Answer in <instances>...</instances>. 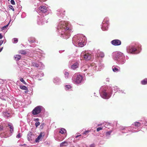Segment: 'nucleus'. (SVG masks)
<instances>
[{
    "instance_id": "nucleus-1",
    "label": "nucleus",
    "mask_w": 147,
    "mask_h": 147,
    "mask_svg": "<svg viewBox=\"0 0 147 147\" xmlns=\"http://www.w3.org/2000/svg\"><path fill=\"white\" fill-rule=\"evenodd\" d=\"M68 25V23L66 22H64L61 23L60 25V28H63L65 29V34L66 36H67V37L65 38H67L69 37V34L68 32L71 31V29L67 27Z\"/></svg>"
},
{
    "instance_id": "nucleus-2",
    "label": "nucleus",
    "mask_w": 147,
    "mask_h": 147,
    "mask_svg": "<svg viewBox=\"0 0 147 147\" xmlns=\"http://www.w3.org/2000/svg\"><path fill=\"white\" fill-rule=\"evenodd\" d=\"M72 80L77 84H79L82 79V76L80 75L75 74L72 78Z\"/></svg>"
},
{
    "instance_id": "nucleus-3",
    "label": "nucleus",
    "mask_w": 147,
    "mask_h": 147,
    "mask_svg": "<svg viewBox=\"0 0 147 147\" xmlns=\"http://www.w3.org/2000/svg\"><path fill=\"white\" fill-rule=\"evenodd\" d=\"M42 107L39 106L36 107L32 111V113L33 115H36L40 113L42 110Z\"/></svg>"
},
{
    "instance_id": "nucleus-4",
    "label": "nucleus",
    "mask_w": 147,
    "mask_h": 147,
    "mask_svg": "<svg viewBox=\"0 0 147 147\" xmlns=\"http://www.w3.org/2000/svg\"><path fill=\"white\" fill-rule=\"evenodd\" d=\"M102 29L103 30H104V28H105V30H106L108 28V26L109 25V21L107 19H105L102 22Z\"/></svg>"
},
{
    "instance_id": "nucleus-5",
    "label": "nucleus",
    "mask_w": 147,
    "mask_h": 147,
    "mask_svg": "<svg viewBox=\"0 0 147 147\" xmlns=\"http://www.w3.org/2000/svg\"><path fill=\"white\" fill-rule=\"evenodd\" d=\"M137 50L136 48L134 47L129 46L127 48V51L130 53H134Z\"/></svg>"
},
{
    "instance_id": "nucleus-6",
    "label": "nucleus",
    "mask_w": 147,
    "mask_h": 147,
    "mask_svg": "<svg viewBox=\"0 0 147 147\" xmlns=\"http://www.w3.org/2000/svg\"><path fill=\"white\" fill-rule=\"evenodd\" d=\"M83 57L84 59L86 60H89L91 59L92 58V55L89 53H86L84 54Z\"/></svg>"
},
{
    "instance_id": "nucleus-7",
    "label": "nucleus",
    "mask_w": 147,
    "mask_h": 147,
    "mask_svg": "<svg viewBox=\"0 0 147 147\" xmlns=\"http://www.w3.org/2000/svg\"><path fill=\"white\" fill-rule=\"evenodd\" d=\"M111 43L113 45L115 46L119 45L121 44V41L117 39L113 40L111 41Z\"/></svg>"
},
{
    "instance_id": "nucleus-8",
    "label": "nucleus",
    "mask_w": 147,
    "mask_h": 147,
    "mask_svg": "<svg viewBox=\"0 0 147 147\" xmlns=\"http://www.w3.org/2000/svg\"><path fill=\"white\" fill-rule=\"evenodd\" d=\"M115 57V60H117L118 59L120 58L122 54L121 52L115 53L113 54Z\"/></svg>"
},
{
    "instance_id": "nucleus-9",
    "label": "nucleus",
    "mask_w": 147,
    "mask_h": 147,
    "mask_svg": "<svg viewBox=\"0 0 147 147\" xmlns=\"http://www.w3.org/2000/svg\"><path fill=\"white\" fill-rule=\"evenodd\" d=\"M104 56L105 55L103 53L100 51H98L96 55V56L98 58H103Z\"/></svg>"
},
{
    "instance_id": "nucleus-10",
    "label": "nucleus",
    "mask_w": 147,
    "mask_h": 147,
    "mask_svg": "<svg viewBox=\"0 0 147 147\" xmlns=\"http://www.w3.org/2000/svg\"><path fill=\"white\" fill-rule=\"evenodd\" d=\"M39 10L42 13H45L47 11L46 7L45 6H41L39 8Z\"/></svg>"
},
{
    "instance_id": "nucleus-11",
    "label": "nucleus",
    "mask_w": 147,
    "mask_h": 147,
    "mask_svg": "<svg viewBox=\"0 0 147 147\" xmlns=\"http://www.w3.org/2000/svg\"><path fill=\"white\" fill-rule=\"evenodd\" d=\"M77 42L79 46L80 47L83 46L84 42L83 41L82 38H80V39H78Z\"/></svg>"
},
{
    "instance_id": "nucleus-12",
    "label": "nucleus",
    "mask_w": 147,
    "mask_h": 147,
    "mask_svg": "<svg viewBox=\"0 0 147 147\" xmlns=\"http://www.w3.org/2000/svg\"><path fill=\"white\" fill-rule=\"evenodd\" d=\"M79 65L78 63V62H76L71 65V68L73 69H75L78 67Z\"/></svg>"
},
{
    "instance_id": "nucleus-13",
    "label": "nucleus",
    "mask_w": 147,
    "mask_h": 147,
    "mask_svg": "<svg viewBox=\"0 0 147 147\" xmlns=\"http://www.w3.org/2000/svg\"><path fill=\"white\" fill-rule=\"evenodd\" d=\"M57 12H59V13H57L58 14H59L60 15L62 16L63 15H64V13L65 12V10H64L63 9H59L58 10Z\"/></svg>"
},
{
    "instance_id": "nucleus-14",
    "label": "nucleus",
    "mask_w": 147,
    "mask_h": 147,
    "mask_svg": "<svg viewBox=\"0 0 147 147\" xmlns=\"http://www.w3.org/2000/svg\"><path fill=\"white\" fill-rule=\"evenodd\" d=\"M18 53L19 54L23 55H26L27 53V52L26 51L24 50H19L18 52Z\"/></svg>"
},
{
    "instance_id": "nucleus-15",
    "label": "nucleus",
    "mask_w": 147,
    "mask_h": 147,
    "mask_svg": "<svg viewBox=\"0 0 147 147\" xmlns=\"http://www.w3.org/2000/svg\"><path fill=\"white\" fill-rule=\"evenodd\" d=\"M28 41L30 43H32L35 42L36 40L34 38H29Z\"/></svg>"
},
{
    "instance_id": "nucleus-16",
    "label": "nucleus",
    "mask_w": 147,
    "mask_h": 147,
    "mask_svg": "<svg viewBox=\"0 0 147 147\" xmlns=\"http://www.w3.org/2000/svg\"><path fill=\"white\" fill-rule=\"evenodd\" d=\"M21 56L19 55H16V56L15 57V59L16 61H19L21 58Z\"/></svg>"
},
{
    "instance_id": "nucleus-17",
    "label": "nucleus",
    "mask_w": 147,
    "mask_h": 147,
    "mask_svg": "<svg viewBox=\"0 0 147 147\" xmlns=\"http://www.w3.org/2000/svg\"><path fill=\"white\" fill-rule=\"evenodd\" d=\"M141 83L142 85L147 84V78H145L142 80Z\"/></svg>"
},
{
    "instance_id": "nucleus-18",
    "label": "nucleus",
    "mask_w": 147,
    "mask_h": 147,
    "mask_svg": "<svg viewBox=\"0 0 147 147\" xmlns=\"http://www.w3.org/2000/svg\"><path fill=\"white\" fill-rule=\"evenodd\" d=\"M67 143L66 142H64L61 143L60 144V147H62L63 146H67Z\"/></svg>"
},
{
    "instance_id": "nucleus-19",
    "label": "nucleus",
    "mask_w": 147,
    "mask_h": 147,
    "mask_svg": "<svg viewBox=\"0 0 147 147\" xmlns=\"http://www.w3.org/2000/svg\"><path fill=\"white\" fill-rule=\"evenodd\" d=\"M66 132V130L65 129L63 128H61L60 129V130L59 131V132L60 133H61V134H64V133H65Z\"/></svg>"
},
{
    "instance_id": "nucleus-20",
    "label": "nucleus",
    "mask_w": 147,
    "mask_h": 147,
    "mask_svg": "<svg viewBox=\"0 0 147 147\" xmlns=\"http://www.w3.org/2000/svg\"><path fill=\"white\" fill-rule=\"evenodd\" d=\"M112 69L113 71L114 72H118L119 71V69L116 68L115 66H113L112 67Z\"/></svg>"
},
{
    "instance_id": "nucleus-21",
    "label": "nucleus",
    "mask_w": 147,
    "mask_h": 147,
    "mask_svg": "<svg viewBox=\"0 0 147 147\" xmlns=\"http://www.w3.org/2000/svg\"><path fill=\"white\" fill-rule=\"evenodd\" d=\"M20 89L23 90H27L28 89L27 87L24 86H20Z\"/></svg>"
},
{
    "instance_id": "nucleus-22",
    "label": "nucleus",
    "mask_w": 147,
    "mask_h": 147,
    "mask_svg": "<svg viewBox=\"0 0 147 147\" xmlns=\"http://www.w3.org/2000/svg\"><path fill=\"white\" fill-rule=\"evenodd\" d=\"M8 126H9L10 128V131L11 133H12L13 131V127L9 124H8Z\"/></svg>"
},
{
    "instance_id": "nucleus-23",
    "label": "nucleus",
    "mask_w": 147,
    "mask_h": 147,
    "mask_svg": "<svg viewBox=\"0 0 147 147\" xmlns=\"http://www.w3.org/2000/svg\"><path fill=\"white\" fill-rule=\"evenodd\" d=\"M42 133H41L38 136V138L36 139L35 140V141L37 142L42 137Z\"/></svg>"
},
{
    "instance_id": "nucleus-24",
    "label": "nucleus",
    "mask_w": 147,
    "mask_h": 147,
    "mask_svg": "<svg viewBox=\"0 0 147 147\" xmlns=\"http://www.w3.org/2000/svg\"><path fill=\"white\" fill-rule=\"evenodd\" d=\"M134 125L136 127H138L141 125V124L139 122H136L134 123Z\"/></svg>"
},
{
    "instance_id": "nucleus-25",
    "label": "nucleus",
    "mask_w": 147,
    "mask_h": 147,
    "mask_svg": "<svg viewBox=\"0 0 147 147\" xmlns=\"http://www.w3.org/2000/svg\"><path fill=\"white\" fill-rule=\"evenodd\" d=\"M102 94L103 95V97L104 98H107V94L106 92H103Z\"/></svg>"
},
{
    "instance_id": "nucleus-26",
    "label": "nucleus",
    "mask_w": 147,
    "mask_h": 147,
    "mask_svg": "<svg viewBox=\"0 0 147 147\" xmlns=\"http://www.w3.org/2000/svg\"><path fill=\"white\" fill-rule=\"evenodd\" d=\"M32 64L33 66L35 67H38L39 66L38 64L35 62H33L32 63Z\"/></svg>"
},
{
    "instance_id": "nucleus-27",
    "label": "nucleus",
    "mask_w": 147,
    "mask_h": 147,
    "mask_svg": "<svg viewBox=\"0 0 147 147\" xmlns=\"http://www.w3.org/2000/svg\"><path fill=\"white\" fill-rule=\"evenodd\" d=\"M13 43H17L18 41V39L17 38H14L13 39Z\"/></svg>"
},
{
    "instance_id": "nucleus-28",
    "label": "nucleus",
    "mask_w": 147,
    "mask_h": 147,
    "mask_svg": "<svg viewBox=\"0 0 147 147\" xmlns=\"http://www.w3.org/2000/svg\"><path fill=\"white\" fill-rule=\"evenodd\" d=\"M71 87L70 85H66L65 86V89L66 90H68L70 89Z\"/></svg>"
},
{
    "instance_id": "nucleus-29",
    "label": "nucleus",
    "mask_w": 147,
    "mask_h": 147,
    "mask_svg": "<svg viewBox=\"0 0 147 147\" xmlns=\"http://www.w3.org/2000/svg\"><path fill=\"white\" fill-rule=\"evenodd\" d=\"M20 80L24 84H25V85L26 84V83L24 81V80L22 78H20Z\"/></svg>"
},
{
    "instance_id": "nucleus-30",
    "label": "nucleus",
    "mask_w": 147,
    "mask_h": 147,
    "mask_svg": "<svg viewBox=\"0 0 147 147\" xmlns=\"http://www.w3.org/2000/svg\"><path fill=\"white\" fill-rule=\"evenodd\" d=\"M8 26V24L7 25H6L5 26H4L2 28H1V30H3L5 28H7Z\"/></svg>"
},
{
    "instance_id": "nucleus-31",
    "label": "nucleus",
    "mask_w": 147,
    "mask_h": 147,
    "mask_svg": "<svg viewBox=\"0 0 147 147\" xmlns=\"http://www.w3.org/2000/svg\"><path fill=\"white\" fill-rule=\"evenodd\" d=\"M40 124V123L39 122H36L35 123V126L36 127H37Z\"/></svg>"
},
{
    "instance_id": "nucleus-32",
    "label": "nucleus",
    "mask_w": 147,
    "mask_h": 147,
    "mask_svg": "<svg viewBox=\"0 0 147 147\" xmlns=\"http://www.w3.org/2000/svg\"><path fill=\"white\" fill-rule=\"evenodd\" d=\"M65 77H67V78H68V76L69 75V73L67 72H65Z\"/></svg>"
},
{
    "instance_id": "nucleus-33",
    "label": "nucleus",
    "mask_w": 147,
    "mask_h": 147,
    "mask_svg": "<svg viewBox=\"0 0 147 147\" xmlns=\"http://www.w3.org/2000/svg\"><path fill=\"white\" fill-rule=\"evenodd\" d=\"M102 129V128L101 127H99L97 128L96 129V131H99L100 130H101Z\"/></svg>"
},
{
    "instance_id": "nucleus-34",
    "label": "nucleus",
    "mask_w": 147,
    "mask_h": 147,
    "mask_svg": "<svg viewBox=\"0 0 147 147\" xmlns=\"http://www.w3.org/2000/svg\"><path fill=\"white\" fill-rule=\"evenodd\" d=\"M9 7L13 11H14V8L13 7V6H12L11 5H9Z\"/></svg>"
},
{
    "instance_id": "nucleus-35",
    "label": "nucleus",
    "mask_w": 147,
    "mask_h": 147,
    "mask_svg": "<svg viewBox=\"0 0 147 147\" xmlns=\"http://www.w3.org/2000/svg\"><path fill=\"white\" fill-rule=\"evenodd\" d=\"M10 2L12 5H14L15 4V2L13 0H11Z\"/></svg>"
},
{
    "instance_id": "nucleus-36",
    "label": "nucleus",
    "mask_w": 147,
    "mask_h": 147,
    "mask_svg": "<svg viewBox=\"0 0 147 147\" xmlns=\"http://www.w3.org/2000/svg\"><path fill=\"white\" fill-rule=\"evenodd\" d=\"M21 137V134L20 133H19L16 136V138H20Z\"/></svg>"
},
{
    "instance_id": "nucleus-37",
    "label": "nucleus",
    "mask_w": 147,
    "mask_h": 147,
    "mask_svg": "<svg viewBox=\"0 0 147 147\" xmlns=\"http://www.w3.org/2000/svg\"><path fill=\"white\" fill-rule=\"evenodd\" d=\"M3 41L2 40H0V46H1L3 43Z\"/></svg>"
},
{
    "instance_id": "nucleus-38",
    "label": "nucleus",
    "mask_w": 147,
    "mask_h": 147,
    "mask_svg": "<svg viewBox=\"0 0 147 147\" xmlns=\"http://www.w3.org/2000/svg\"><path fill=\"white\" fill-rule=\"evenodd\" d=\"M39 120V119L38 118L34 119V121L36 122H38Z\"/></svg>"
},
{
    "instance_id": "nucleus-39",
    "label": "nucleus",
    "mask_w": 147,
    "mask_h": 147,
    "mask_svg": "<svg viewBox=\"0 0 147 147\" xmlns=\"http://www.w3.org/2000/svg\"><path fill=\"white\" fill-rule=\"evenodd\" d=\"M111 132H112V131H109L107 132L106 134L108 135H110V134H111Z\"/></svg>"
},
{
    "instance_id": "nucleus-40",
    "label": "nucleus",
    "mask_w": 147,
    "mask_h": 147,
    "mask_svg": "<svg viewBox=\"0 0 147 147\" xmlns=\"http://www.w3.org/2000/svg\"><path fill=\"white\" fill-rule=\"evenodd\" d=\"M88 132V131H86L84 132L83 134H86Z\"/></svg>"
},
{
    "instance_id": "nucleus-41",
    "label": "nucleus",
    "mask_w": 147,
    "mask_h": 147,
    "mask_svg": "<svg viewBox=\"0 0 147 147\" xmlns=\"http://www.w3.org/2000/svg\"><path fill=\"white\" fill-rule=\"evenodd\" d=\"M94 146L95 144H91L90 146V147H94Z\"/></svg>"
},
{
    "instance_id": "nucleus-42",
    "label": "nucleus",
    "mask_w": 147,
    "mask_h": 147,
    "mask_svg": "<svg viewBox=\"0 0 147 147\" xmlns=\"http://www.w3.org/2000/svg\"><path fill=\"white\" fill-rule=\"evenodd\" d=\"M3 129V127L2 126H0V131Z\"/></svg>"
},
{
    "instance_id": "nucleus-43",
    "label": "nucleus",
    "mask_w": 147,
    "mask_h": 147,
    "mask_svg": "<svg viewBox=\"0 0 147 147\" xmlns=\"http://www.w3.org/2000/svg\"><path fill=\"white\" fill-rule=\"evenodd\" d=\"M3 38V36L0 33V39H1Z\"/></svg>"
},
{
    "instance_id": "nucleus-44",
    "label": "nucleus",
    "mask_w": 147,
    "mask_h": 147,
    "mask_svg": "<svg viewBox=\"0 0 147 147\" xmlns=\"http://www.w3.org/2000/svg\"><path fill=\"white\" fill-rule=\"evenodd\" d=\"M2 134H3L2 133H1V134H0V135H1V137H4V138L6 137L5 136H3V135Z\"/></svg>"
},
{
    "instance_id": "nucleus-45",
    "label": "nucleus",
    "mask_w": 147,
    "mask_h": 147,
    "mask_svg": "<svg viewBox=\"0 0 147 147\" xmlns=\"http://www.w3.org/2000/svg\"><path fill=\"white\" fill-rule=\"evenodd\" d=\"M3 48V47H2L0 49V52L2 51Z\"/></svg>"
},
{
    "instance_id": "nucleus-46",
    "label": "nucleus",
    "mask_w": 147,
    "mask_h": 147,
    "mask_svg": "<svg viewBox=\"0 0 147 147\" xmlns=\"http://www.w3.org/2000/svg\"><path fill=\"white\" fill-rule=\"evenodd\" d=\"M40 1H45L47 0H39Z\"/></svg>"
},
{
    "instance_id": "nucleus-47",
    "label": "nucleus",
    "mask_w": 147,
    "mask_h": 147,
    "mask_svg": "<svg viewBox=\"0 0 147 147\" xmlns=\"http://www.w3.org/2000/svg\"><path fill=\"white\" fill-rule=\"evenodd\" d=\"M81 136V135H77V136L76 137V138H77L78 137L80 136Z\"/></svg>"
},
{
    "instance_id": "nucleus-48",
    "label": "nucleus",
    "mask_w": 147,
    "mask_h": 147,
    "mask_svg": "<svg viewBox=\"0 0 147 147\" xmlns=\"http://www.w3.org/2000/svg\"><path fill=\"white\" fill-rule=\"evenodd\" d=\"M25 145V144H24V145H21L20 146H23V145Z\"/></svg>"
},
{
    "instance_id": "nucleus-49",
    "label": "nucleus",
    "mask_w": 147,
    "mask_h": 147,
    "mask_svg": "<svg viewBox=\"0 0 147 147\" xmlns=\"http://www.w3.org/2000/svg\"><path fill=\"white\" fill-rule=\"evenodd\" d=\"M25 93H27V92L26 91H25Z\"/></svg>"
},
{
    "instance_id": "nucleus-50",
    "label": "nucleus",
    "mask_w": 147,
    "mask_h": 147,
    "mask_svg": "<svg viewBox=\"0 0 147 147\" xmlns=\"http://www.w3.org/2000/svg\"><path fill=\"white\" fill-rule=\"evenodd\" d=\"M98 126H99V125H98Z\"/></svg>"
},
{
    "instance_id": "nucleus-51",
    "label": "nucleus",
    "mask_w": 147,
    "mask_h": 147,
    "mask_svg": "<svg viewBox=\"0 0 147 147\" xmlns=\"http://www.w3.org/2000/svg\"><path fill=\"white\" fill-rule=\"evenodd\" d=\"M8 1H9V0H8Z\"/></svg>"
}]
</instances>
